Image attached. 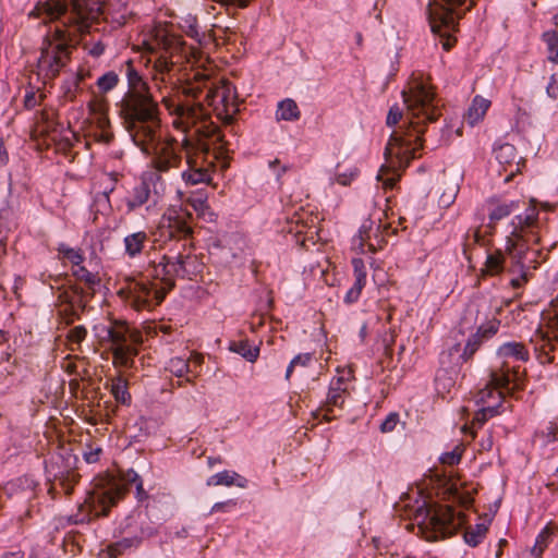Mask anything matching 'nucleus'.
<instances>
[{"label": "nucleus", "instance_id": "1", "mask_svg": "<svg viewBox=\"0 0 558 558\" xmlns=\"http://www.w3.org/2000/svg\"><path fill=\"white\" fill-rule=\"evenodd\" d=\"M402 97L407 109V123L391 134L385 148L386 163L377 175L385 189H393L401 171L412 159L422 156L426 125L440 116L433 86L422 77L413 74L408 88L402 92Z\"/></svg>", "mask_w": 558, "mask_h": 558}, {"label": "nucleus", "instance_id": "12", "mask_svg": "<svg viewBox=\"0 0 558 558\" xmlns=\"http://www.w3.org/2000/svg\"><path fill=\"white\" fill-rule=\"evenodd\" d=\"M160 138L161 136L154 143L149 151L144 153H153V168L159 173H167L180 167L182 162L181 151H183V149L181 143L172 136L166 137L163 141Z\"/></svg>", "mask_w": 558, "mask_h": 558}, {"label": "nucleus", "instance_id": "20", "mask_svg": "<svg viewBox=\"0 0 558 558\" xmlns=\"http://www.w3.org/2000/svg\"><path fill=\"white\" fill-rule=\"evenodd\" d=\"M149 197V183L146 180H142L140 183L135 184L131 190H129L124 197V204L128 211H134L142 207L148 202Z\"/></svg>", "mask_w": 558, "mask_h": 558}, {"label": "nucleus", "instance_id": "3", "mask_svg": "<svg viewBox=\"0 0 558 558\" xmlns=\"http://www.w3.org/2000/svg\"><path fill=\"white\" fill-rule=\"evenodd\" d=\"M102 12V0H45L32 12L49 20L64 17L62 27L41 48L37 62L39 74L45 80L54 78L70 59V50L81 34L89 32L92 24Z\"/></svg>", "mask_w": 558, "mask_h": 558}, {"label": "nucleus", "instance_id": "30", "mask_svg": "<svg viewBox=\"0 0 558 558\" xmlns=\"http://www.w3.org/2000/svg\"><path fill=\"white\" fill-rule=\"evenodd\" d=\"M229 349L248 362H255L259 355V347L252 344L247 339L232 341Z\"/></svg>", "mask_w": 558, "mask_h": 558}, {"label": "nucleus", "instance_id": "49", "mask_svg": "<svg viewBox=\"0 0 558 558\" xmlns=\"http://www.w3.org/2000/svg\"><path fill=\"white\" fill-rule=\"evenodd\" d=\"M43 98H44L43 94H37L34 90H28L24 97V106L27 109H33L36 106L40 105Z\"/></svg>", "mask_w": 558, "mask_h": 558}, {"label": "nucleus", "instance_id": "24", "mask_svg": "<svg viewBox=\"0 0 558 558\" xmlns=\"http://www.w3.org/2000/svg\"><path fill=\"white\" fill-rule=\"evenodd\" d=\"M126 80L129 89L125 94H145L151 93L148 83L143 78L140 72L134 68L132 60L125 62Z\"/></svg>", "mask_w": 558, "mask_h": 558}, {"label": "nucleus", "instance_id": "16", "mask_svg": "<svg viewBox=\"0 0 558 558\" xmlns=\"http://www.w3.org/2000/svg\"><path fill=\"white\" fill-rule=\"evenodd\" d=\"M495 158L498 165L497 172L500 177L504 175L505 182H510L524 167V161L519 157L515 147L508 143L495 150Z\"/></svg>", "mask_w": 558, "mask_h": 558}, {"label": "nucleus", "instance_id": "46", "mask_svg": "<svg viewBox=\"0 0 558 558\" xmlns=\"http://www.w3.org/2000/svg\"><path fill=\"white\" fill-rule=\"evenodd\" d=\"M86 336L87 330L84 326H75L69 331L66 339L71 344L80 345L81 342L86 338Z\"/></svg>", "mask_w": 558, "mask_h": 558}, {"label": "nucleus", "instance_id": "29", "mask_svg": "<svg viewBox=\"0 0 558 558\" xmlns=\"http://www.w3.org/2000/svg\"><path fill=\"white\" fill-rule=\"evenodd\" d=\"M300 117L301 111L293 99L286 98L278 102L276 111L277 121H296Z\"/></svg>", "mask_w": 558, "mask_h": 558}, {"label": "nucleus", "instance_id": "32", "mask_svg": "<svg viewBox=\"0 0 558 558\" xmlns=\"http://www.w3.org/2000/svg\"><path fill=\"white\" fill-rule=\"evenodd\" d=\"M493 208L489 211L490 222H497L508 217L514 209L519 207V202L511 201L509 203L492 202Z\"/></svg>", "mask_w": 558, "mask_h": 558}, {"label": "nucleus", "instance_id": "28", "mask_svg": "<svg viewBox=\"0 0 558 558\" xmlns=\"http://www.w3.org/2000/svg\"><path fill=\"white\" fill-rule=\"evenodd\" d=\"M347 395L345 381L342 377L333 379L330 384L326 399V407H340L343 404Z\"/></svg>", "mask_w": 558, "mask_h": 558}, {"label": "nucleus", "instance_id": "44", "mask_svg": "<svg viewBox=\"0 0 558 558\" xmlns=\"http://www.w3.org/2000/svg\"><path fill=\"white\" fill-rule=\"evenodd\" d=\"M92 110L97 113L96 130L111 129L110 120L101 104L93 105Z\"/></svg>", "mask_w": 558, "mask_h": 558}, {"label": "nucleus", "instance_id": "41", "mask_svg": "<svg viewBox=\"0 0 558 558\" xmlns=\"http://www.w3.org/2000/svg\"><path fill=\"white\" fill-rule=\"evenodd\" d=\"M73 275L77 280L86 283L88 288H94L99 283V278L96 274L88 271L84 266L80 265L73 270Z\"/></svg>", "mask_w": 558, "mask_h": 558}, {"label": "nucleus", "instance_id": "33", "mask_svg": "<svg viewBox=\"0 0 558 558\" xmlns=\"http://www.w3.org/2000/svg\"><path fill=\"white\" fill-rule=\"evenodd\" d=\"M110 391L114 399L122 404H126L131 399V396L128 391V381L121 376H118L111 380Z\"/></svg>", "mask_w": 558, "mask_h": 558}, {"label": "nucleus", "instance_id": "36", "mask_svg": "<svg viewBox=\"0 0 558 558\" xmlns=\"http://www.w3.org/2000/svg\"><path fill=\"white\" fill-rule=\"evenodd\" d=\"M119 81V75L114 71H108L97 80L96 85L101 93L106 94L116 88Z\"/></svg>", "mask_w": 558, "mask_h": 558}, {"label": "nucleus", "instance_id": "53", "mask_svg": "<svg viewBox=\"0 0 558 558\" xmlns=\"http://www.w3.org/2000/svg\"><path fill=\"white\" fill-rule=\"evenodd\" d=\"M125 482L126 484H135L138 495L144 494L143 482L136 472L129 471L125 475Z\"/></svg>", "mask_w": 558, "mask_h": 558}, {"label": "nucleus", "instance_id": "63", "mask_svg": "<svg viewBox=\"0 0 558 558\" xmlns=\"http://www.w3.org/2000/svg\"><path fill=\"white\" fill-rule=\"evenodd\" d=\"M515 117L518 121L523 120L527 117V112L518 105Z\"/></svg>", "mask_w": 558, "mask_h": 558}, {"label": "nucleus", "instance_id": "58", "mask_svg": "<svg viewBox=\"0 0 558 558\" xmlns=\"http://www.w3.org/2000/svg\"><path fill=\"white\" fill-rule=\"evenodd\" d=\"M458 190H459L458 185L452 186V187L450 189V192H449V194H448V195H447V194H442V195H441V197H440V198H441V202H442L445 205H449V204L454 199V197L457 196V194H458Z\"/></svg>", "mask_w": 558, "mask_h": 558}, {"label": "nucleus", "instance_id": "26", "mask_svg": "<svg viewBox=\"0 0 558 558\" xmlns=\"http://www.w3.org/2000/svg\"><path fill=\"white\" fill-rule=\"evenodd\" d=\"M501 413L499 411V403H489L488 405H482V409L477 411L472 420L471 425H464L462 427V432L466 433L470 432L472 438L475 437L474 426L478 425L482 426L488 417H493L497 414Z\"/></svg>", "mask_w": 558, "mask_h": 558}, {"label": "nucleus", "instance_id": "56", "mask_svg": "<svg viewBox=\"0 0 558 558\" xmlns=\"http://www.w3.org/2000/svg\"><path fill=\"white\" fill-rule=\"evenodd\" d=\"M519 276L514 277L510 280V284L512 288L518 289L524 286L527 282V276L525 269L518 271Z\"/></svg>", "mask_w": 558, "mask_h": 558}, {"label": "nucleus", "instance_id": "6", "mask_svg": "<svg viewBox=\"0 0 558 558\" xmlns=\"http://www.w3.org/2000/svg\"><path fill=\"white\" fill-rule=\"evenodd\" d=\"M141 47L150 56L146 64H151L150 77L158 89L161 84L170 82V74L174 68L173 58L182 49L181 37L174 34L172 25L168 23H155L143 32Z\"/></svg>", "mask_w": 558, "mask_h": 558}, {"label": "nucleus", "instance_id": "14", "mask_svg": "<svg viewBox=\"0 0 558 558\" xmlns=\"http://www.w3.org/2000/svg\"><path fill=\"white\" fill-rule=\"evenodd\" d=\"M157 234L162 240H185L192 234V228L185 215L174 208H168L158 222Z\"/></svg>", "mask_w": 558, "mask_h": 558}, {"label": "nucleus", "instance_id": "47", "mask_svg": "<svg viewBox=\"0 0 558 558\" xmlns=\"http://www.w3.org/2000/svg\"><path fill=\"white\" fill-rule=\"evenodd\" d=\"M85 78V73L84 72H77L75 77L73 78V81L70 83L69 87L66 88V90L64 92V97L68 99V100H74V98L76 97V92L78 89V86L81 84L82 81H84Z\"/></svg>", "mask_w": 558, "mask_h": 558}, {"label": "nucleus", "instance_id": "57", "mask_svg": "<svg viewBox=\"0 0 558 558\" xmlns=\"http://www.w3.org/2000/svg\"><path fill=\"white\" fill-rule=\"evenodd\" d=\"M9 161V153L4 140L0 136V167H4Z\"/></svg>", "mask_w": 558, "mask_h": 558}, {"label": "nucleus", "instance_id": "7", "mask_svg": "<svg viewBox=\"0 0 558 558\" xmlns=\"http://www.w3.org/2000/svg\"><path fill=\"white\" fill-rule=\"evenodd\" d=\"M105 330L104 340L110 342L113 365L131 367L138 353L137 347L143 342L142 332L123 320H112Z\"/></svg>", "mask_w": 558, "mask_h": 558}, {"label": "nucleus", "instance_id": "9", "mask_svg": "<svg viewBox=\"0 0 558 558\" xmlns=\"http://www.w3.org/2000/svg\"><path fill=\"white\" fill-rule=\"evenodd\" d=\"M222 78L210 77L206 73H195L192 81H187L182 86V94L187 98L186 100H175L170 97L174 102L182 104L184 106L201 107L210 117L209 111L203 106L202 99L207 102L209 107L214 109L218 116V111L221 105V96H217L218 86ZM211 121V118H209Z\"/></svg>", "mask_w": 558, "mask_h": 558}, {"label": "nucleus", "instance_id": "8", "mask_svg": "<svg viewBox=\"0 0 558 558\" xmlns=\"http://www.w3.org/2000/svg\"><path fill=\"white\" fill-rule=\"evenodd\" d=\"M465 522L464 513L456 512L450 506L434 505L426 508L418 525L427 541H437L452 536Z\"/></svg>", "mask_w": 558, "mask_h": 558}, {"label": "nucleus", "instance_id": "21", "mask_svg": "<svg viewBox=\"0 0 558 558\" xmlns=\"http://www.w3.org/2000/svg\"><path fill=\"white\" fill-rule=\"evenodd\" d=\"M515 220L517 223L514 225L513 230H520L522 233L533 236L535 244L538 243L539 238L533 231V227L537 223L538 220V210L533 199L530 202L529 207L525 209V214L523 216L518 215Z\"/></svg>", "mask_w": 558, "mask_h": 558}, {"label": "nucleus", "instance_id": "31", "mask_svg": "<svg viewBox=\"0 0 558 558\" xmlns=\"http://www.w3.org/2000/svg\"><path fill=\"white\" fill-rule=\"evenodd\" d=\"M506 258L501 251H495L486 258L482 274L485 276L499 275L505 269Z\"/></svg>", "mask_w": 558, "mask_h": 558}, {"label": "nucleus", "instance_id": "50", "mask_svg": "<svg viewBox=\"0 0 558 558\" xmlns=\"http://www.w3.org/2000/svg\"><path fill=\"white\" fill-rule=\"evenodd\" d=\"M399 423V415L397 413H390L380 425L383 433L392 432Z\"/></svg>", "mask_w": 558, "mask_h": 558}, {"label": "nucleus", "instance_id": "15", "mask_svg": "<svg viewBox=\"0 0 558 558\" xmlns=\"http://www.w3.org/2000/svg\"><path fill=\"white\" fill-rule=\"evenodd\" d=\"M558 294L553 300L548 308L544 310L541 317L539 326L535 332L536 340L543 342L542 349L553 350L554 341L558 340Z\"/></svg>", "mask_w": 558, "mask_h": 558}, {"label": "nucleus", "instance_id": "19", "mask_svg": "<svg viewBox=\"0 0 558 558\" xmlns=\"http://www.w3.org/2000/svg\"><path fill=\"white\" fill-rule=\"evenodd\" d=\"M352 267H353V274L355 281L353 286L348 290L344 296V302L347 304L355 303L366 284V267L364 264V260L362 258H353L352 259Z\"/></svg>", "mask_w": 558, "mask_h": 558}, {"label": "nucleus", "instance_id": "17", "mask_svg": "<svg viewBox=\"0 0 558 558\" xmlns=\"http://www.w3.org/2000/svg\"><path fill=\"white\" fill-rule=\"evenodd\" d=\"M126 490V484L113 481L106 489L95 493L93 499L101 507V515H107L109 508L122 499Z\"/></svg>", "mask_w": 558, "mask_h": 558}, {"label": "nucleus", "instance_id": "38", "mask_svg": "<svg viewBox=\"0 0 558 558\" xmlns=\"http://www.w3.org/2000/svg\"><path fill=\"white\" fill-rule=\"evenodd\" d=\"M186 203L199 215H205L206 210L209 208L207 204V196L202 192L191 194L187 197Z\"/></svg>", "mask_w": 558, "mask_h": 558}, {"label": "nucleus", "instance_id": "10", "mask_svg": "<svg viewBox=\"0 0 558 558\" xmlns=\"http://www.w3.org/2000/svg\"><path fill=\"white\" fill-rule=\"evenodd\" d=\"M466 2H469V4L465 10H470L474 5L475 0H433L428 5L430 28L434 33L440 34L441 46L446 51H449L453 47L456 38L445 33L442 34L441 28H445L446 32L454 29L457 19L461 17V15L454 14V8Z\"/></svg>", "mask_w": 558, "mask_h": 558}, {"label": "nucleus", "instance_id": "51", "mask_svg": "<svg viewBox=\"0 0 558 558\" xmlns=\"http://www.w3.org/2000/svg\"><path fill=\"white\" fill-rule=\"evenodd\" d=\"M94 136L97 142L107 145L112 142L114 134L111 129H104V130H95Z\"/></svg>", "mask_w": 558, "mask_h": 558}, {"label": "nucleus", "instance_id": "64", "mask_svg": "<svg viewBox=\"0 0 558 558\" xmlns=\"http://www.w3.org/2000/svg\"><path fill=\"white\" fill-rule=\"evenodd\" d=\"M155 329L159 330V331H161L163 333H170L172 327L170 325L159 324L158 326L155 327Z\"/></svg>", "mask_w": 558, "mask_h": 558}, {"label": "nucleus", "instance_id": "60", "mask_svg": "<svg viewBox=\"0 0 558 558\" xmlns=\"http://www.w3.org/2000/svg\"><path fill=\"white\" fill-rule=\"evenodd\" d=\"M203 355L199 353H191L190 357L186 360L189 365L199 366L203 363Z\"/></svg>", "mask_w": 558, "mask_h": 558}, {"label": "nucleus", "instance_id": "40", "mask_svg": "<svg viewBox=\"0 0 558 558\" xmlns=\"http://www.w3.org/2000/svg\"><path fill=\"white\" fill-rule=\"evenodd\" d=\"M487 532L485 524H476L474 529H469L464 533L465 542L471 546H476Z\"/></svg>", "mask_w": 558, "mask_h": 558}, {"label": "nucleus", "instance_id": "27", "mask_svg": "<svg viewBox=\"0 0 558 558\" xmlns=\"http://www.w3.org/2000/svg\"><path fill=\"white\" fill-rule=\"evenodd\" d=\"M208 486H232L236 485L239 487H245L246 486V480L239 475L235 472L230 471H222L219 472L213 476H210L207 480Z\"/></svg>", "mask_w": 558, "mask_h": 558}, {"label": "nucleus", "instance_id": "2", "mask_svg": "<svg viewBox=\"0 0 558 558\" xmlns=\"http://www.w3.org/2000/svg\"><path fill=\"white\" fill-rule=\"evenodd\" d=\"M161 102L174 117L172 125L185 133L181 146L187 169L182 172V179L191 185L209 184L216 160L226 151L219 128L201 107L184 106L168 96L162 97Z\"/></svg>", "mask_w": 558, "mask_h": 558}, {"label": "nucleus", "instance_id": "59", "mask_svg": "<svg viewBox=\"0 0 558 558\" xmlns=\"http://www.w3.org/2000/svg\"><path fill=\"white\" fill-rule=\"evenodd\" d=\"M100 452H101V449H100V448H97L96 450H92V451H89V452H86V453L84 454L86 462H88V463H95V462H97V461H98V459H99V454H100Z\"/></svg>", "mask_w": 558, "mask_h": 558}, {"label": "nucleus", "instance_id": "23", "mask_svg": "<svg viewBox=\"0 0 558 558\" xmlns=\"http://www.w3.org/2000/svg\"><path fill=\"white\" fill-rule=\"evenodd\" d=\"M490 100L482 97L481 95H476L464 116L465 121L470 125H475L482 122L486 116V112L490 108Z\"/></svg>", "mask_w": 558, "mask_h": 558}, {"label": "nucleus", "instance_id": "42", "mask_svg": "<svg viewBox=\"0 0 558 558\" xmlns=\"http://www.w3.org/2000/svg\"><path fill=\"white\" fill-rule=\"evenodd\" d=\"M59 253L66 258L73 266L78 267L84 262L85 257L80 250L60 245Z\"/></svg>", "mask_w": 558, "mask_h": 558}, {"label": "nucleus", "instance_id": "37", "mask_svg": "<svg viewBox=\"0 0 558 558\" xmlns=\"http://www.w3.org/2000/svg\"><path fill=\"white\" fill-rule=\"evenodd\" d=\"M134 545L133 539L124 538L119 542L112 543L107 546L104 550V554L108 556V558H118L121 556L126 549L131 548Z\"/></svg>", "mask_w": 558, "mask_h": 558}, {"label": "nucleus", "instance_id": "11", "mask_svg": "<svg viewBox=\"0 0 558 558\" xmlns=\"http://www.w3.org/2000/svg\"><path fill=\"white\" fill-rule=\"evenodd\" d=\"M522 383L517 371H504L493 373L490 381L481 389L476 395V403L481 405H488L489 403H499L501 407L504 391L513 393L514 390L521 389Z\"/></svg>", "mask_w": 558, "mask_h": 558}, {"label": "nucleus", "instance_id": "43", "mask_svg": "<svg viewBox=\"0 0 558 558\" xmlns=\"http://www.w3.org/2000/svg\"><path fill=\"white\" fill-rule=\"evenodd\" d=\"M312 362V354L311 353H301L298 354L289 364L287 372H286V378L290 379L293 371L295 367H307L310 363Z\"/></svg>", "mask_w": 558, "mask_h": 558}, {"label": "nucleus", "instance_id": "61", "mask_svg": "<svg viewBox=\"0 0 558 558\" xmlns=\"http://www.w3.org/2000/svg\"><path fill=\"white\" fill-rule=\"evenodd\" d=\"M353 175H354L353 173H350V174L337 173V182L342 185H347L352 181Z\"/></svg>", "mask_w": 558, "mask_h": 558}, {"label": "nucleus", "instance_id": "55", "mask_svg": "<svg viewBox=\"0 0 558 558\" xmlns=\"http://www.w3.org/2000/svg\"><path fill=\"white\" fill-rule=\"evenodd\" d=\"M546 93L553 99L558 98V78L556 77V75L550 76L549 83L546 87Z\"/></svg>", "mask_w": 558, "mask_h": 558}, {"label": "nucleus", "instance_id": "4", "mask_svg": "<svg viewBox=\"0 0 558 558\" xmlns=\"http://www.w3.org/2000/svg\"><path fill=\"white\" fill-rule=\"evenodd\" d=\"M182 252L162 255L159 262L150 260L138 278L126 277L118 295L135 311L151 310L159 305L174 287V277L193 279L203 272L199 257L182 243Z\"/></svg>", "mask_w": 558, "mask_h": 558}, {"label": "nucleus", "instance_id": "52", "mask_svg": "<svg viewBox=\"0 0 558 558\" xmlns=\"http://www.w3.org/2000/svg\"><path fill=\"white\" fill-rule=\"evenodd\" d=\"M498 328H499V322L490 320L485 326L480 327L478 333H481L482 337L487 338V337L495 335L498 331Z\"/></svg>", "mask_w": 558, "mask_h": 558}, {"label": "nucleus", "instance_id": "34", "mask_svg": "<svg viewBox=\"0 0 558 558\" xmlns=\"http://www.w3.org/2000/svg\"><path fill=\"white\" fill-rule=\"evenodd\" d=\"M543 40L547 47V59L558 64V31H547L543 34Z\"/></svg>", "mask_w": 558, "mask_h": 558}, {"label": "nucleus", "instance_id": "13", "mask_svg": "<svg viewBox=\"0 0 558 558\" xmlns=\"http://www.w3.org/2000/svg\"><path fill=\"white\" fill-rule=\"evenodd\" d=\"M530 243H535L533 236L522 233L520 230H513L507 239L506 252L510 258L511 266L509 271H521L527 269V265L535 262V251L530 247Z\"/></svg>", "mask_w": 558, "mask_h": 558}, {"label": "nucleus", "instance_id": "25", "mask_svg": "<svg viewBox=\"0 0 558 558\" xmlns=\"http://www.w3.org/2000/svg\"><path fill=\"white\" fill-rule=\"evenodd\" d=\"M497 354L499 357L504 359V364L507 363L508 359H514L515 361L525 362L529 360V351L525 345L521 342H507L499 347ZM501 369L507 371L505 365L501 366Z\"/></svg>", "mask_w": 558, "mask_h": 558}, {"label": "nucleus", "instance_id": "48", "mask_svg": "<svg viewBox=\"0 0 558 558\" xmlns=\"http://www.w3.org/2000/svg\"><path fill=\"white\" fill-rule=\"evenodd\" d=\"M542 436L546 442L558 440V418L549 423L546 430L542 432Z\"/></svg>", "mask_w": 558, "mask_h": 558}, {"label": "nucleus", "instance_id": "54", "mask_svg": "<svg viewBox=\"0 0 558 558\" xmlns=\"http://www.w3.org/2000/svg\"><path fill=\"white\" fill-rule=\"evenodd\" d=\"M402 118V111L399 107H391L387 116V124L389 126L396 125Z\"/></svg>", "mask_w": 558, "mask_h": 558}, {"label": "nucleus", "instance_id": "35", "mask_svg": "<svg viewBox=\"0 0 558 558\" xmlns=\"http://www.w3.org/2000/svg\"><path fill=\"white\" fill-rule=\"evenodd\" d=\"M166 369L179 378L192 373L189 362L183 357L171 359L168 362Z\"/></svg>", "mask_w": 558, "mask_h": 558}, {"label": "nucleus", "instance_id": "39", "mask_svg": "<svg viewBox=\"0 0 558 558\" xmlns=\"http://www.w3.org/2000/svg\"><path fill=\"white\" fill-rule=\"evenodd\" d=\"M554 535V529L547 525L537 536L533 547V554L541 556L545 548L548 546L549 538Z\"/></svg>", "mask_w": 558, "mask_h": 558}, {"label": "nucleus", "instance_id": "5", "mask_svg": "<svg viewBox=\"0 0 558 558\" xmlns=\"http://www.w3.org/2000/svg\"><path fill=\"white\" fill-rule=\"evenodd\" d=\"M119 116L134 144L142 151H149L161 131L159 105L153 94H124Z\"/></svg>", "mask_w": 558, "mask_h": 558}, {"label": "nucleus", "instance_id": "18", "mask_svg": "<svg viewBox=\"0 0 558 558\" xmlns=\"http://www.w3.org/2000/svg\"><path fill=\"white\" fill-rule=\"evenodd\" d=\"M217 96H221V105L218 117L228 121L232 120V116L238 112L236 95L233 86L228 81L220 82L217 89Z\"/></svg>", "mask_w": 558, "mask_h": 558}, {"label": "nucleus", "instance_id": "22", "mask_svg": "<svg viewBox=\"0 0 558 558\" xmlns=\"http://www.w3.org/2000/svg\"><path fill=\"white\" fill-rule=\"evenodd\" d=\"M148 240L147 232L143 230L126 234L123 239L125 255L132 259L136 258L143 253Z\"/></svg>", "mask_w": 558, "mask_h": 558}, {"label": "nucleus", "instance_id": "45", "mask_svg": "<svg viewBox=\"0 0 558 558\" xmlns=\"http://www.w3.org/2000/svg\"><path fill=\"white\" fill-rule=\"evenodd\" d=\"M462 453L463 447L462 445H458L452 451L442 453L440 457V462L447 465H456L460 462Z\"/></svg>", "mask_w": 558, "mask_h": 558}, {"label": "nucleus", "instance_id": "62", "mask_svg": "<svg viewBox=\"0 0 558 558\" xmlns=\"http://www.w3.org/2000/svg\"><path fill=\"white\" fill-rule=\"evenodd\" d=\"M477 347H476V343L475 342H468L466 347H465V350L463 352V356H468V357H471L472 354L476 351Z\"/></svg>", "mask_w": 558, "mask_h": 558}]
</instances>
